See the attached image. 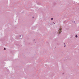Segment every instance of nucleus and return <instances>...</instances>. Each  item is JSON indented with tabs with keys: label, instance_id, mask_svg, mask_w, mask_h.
I'll return each mask as SVG.
<instances>
[{
	"label": "nucleus",
	"instance_id": "obj_1",
	"mask_svg": "<svg viewBox=\"0 0 79 79\" xmlns=\"http://www.w3.org/2000/svg\"><path fill=\"white\" fill-rule=\"evenodd\" d=\"M61 28H60V31H61Z\"/></svg>",
	"mask_w": 79,
	"mask_h": 79
},
{
	"label": "nucleus",
	"instance_id": "obj_2",
	"mask_svg": "<svg viewBox=\"0 0 79 79\" xmlns=\"http://www.w3.org/2000/svg\"><path fill=\"white\" fill-rule=\"evenodd\" d=\"M53 18H51V20H53Z\"/></svg>",
	"mask_w": 79,
	"mask_h": 79
},
{
	"label": "nucleus",
	"instance_id": "obj_3",
	"mask_svg": "<svg viewBox=\"0 0 79 79\" xmlns=\"http://www.w3.org/2000/svg\"><path fill=\"white\" fill-rule=\"evenodd\" d=\"M75 37H77V35H76Z\"/></svg>",
	"mask_w": 79,
	"mask_h": 79
},
{
	"label": "nucleus",
	"instance_id": "obj_4",
	"mask_svg": "<svg viewBox=\"0 0 79 79\" xmlns=\"http://www.w3.org/2000/svg\"><path fill=\"white\" fill-rule=\"evenodd\" d=\"M6 50V48H4V50Z\"/></svg>",
	"mask_w": 79,
	"mask_h": 79
},
{
	"label": "nucleus",
	"instance_id": "obj_5",
	"mask_svg": "<svg viewBox=\"0 0 79 79\" xmlns=\"http://www.w3.org/2000/svg\"><path fill=\"white\" fill-rule=\"evenodd\" d=\"M60 33V31H59V34Z\"/></svg>",
	"mask_w": 79,
	"mask_h": 79
},
{
	"label": "nucleus",
	"instance_id": "obj_6",
	"mask_svg": "<svg viewBox=\"0 0 79 79\" xmlns=\"http://www.w3.org/2000/svg\"><path fill=\"white\" fill-rule=\"evenodd\" d=\"M53 23H54V24H55V23L54 22Z\"/></svg>",
	"mask_w": 79,
	"mask_h": 79
},
{
	"label": "nucleus",
	"instance_id": "obj_7",
	"mask_svg": "<svg viewBox=\"0 0 79 79\" xmlns=\"http://www.w3.org/2000/svg\"><path fill=\"white\" fill-rule=\"evenodd\" d=\"M64 47H66V46H64Z\"/></svg>",
	"mask_w": 79,
	"mask_h": 79
}]
</instances>
